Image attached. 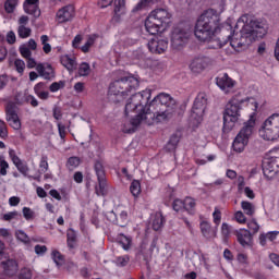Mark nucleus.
I'll return each instance as SVG.
<instances>
[{
  "label": "nucleus",
  "instance_id": "1",
  "mask_svg": "<svg viewBox=\"0 0 279 279\" xmlns=\"http://www.w3.org/2000/svg\"><path fill=\"white\" fill-rule=\"evenodd\" d=\"M235 27H242L240 31V39L234 36H228L230 46L235 51H241V49L248 47V45H252L254 40H258V38H264L267 35V28H265V24L257 20H254V17H252V15L247 13L239 17Z\"/></svg>",
  "mask_w": 279,
  "mask_h": 279
},
{
  "label": "nucleus",
  "instance_id": "2",
  "mask_svg": "<svg viewBox=\"0 0 279 279\" xmlns=\"http://www.w3.org/2000/svg\"><path fill=\"white\" fill-rule=\"evenodd\" d=\"M219 14L215 9L205 11L196 21L194 35L202 43H210L221 32Z\"/></svg>",
  "mask_w": 279,
  "mask_h": 279
},
{
  "label": "nucleus",
  "instance_id": "3",
  "mask_svg": "<svg viewBox=\"0 0 279 279\" xmlns=\"http://www.w3.org/2000/svg\"><path fill=\"white\" fill-rule=\"evenodd\" d=\"M137 86L138 78L132 75L123 76L113 81L109 85V98L111 101L119 104L120 101H123V99H125L130 93L136 90Z\"/></svg>",
  "mask_w": 279,
  "mask_h": 279
},
{
  "label": "nucleus",
  "instance_id": "4",
  "mask_svg": "<svg viewBox=\"0 0 279 279\" xmlns=\"http://www.w3.org/2000/svg\"><path fill=\"white\" fill-rule=\"evenodd\" d=\"M243 104H245V99L241 97V94L234 95L227 102L223 111V132H231L234 125L239 123Z\"/></svg>",
  "mask_w": 279,
  "mask_h": 279
},
{
  "label": "nucleus",
  "instance_id": "5",
  "mask_svg": "<svg viewBox=\"0 0 279 279\" xmlns=\"http://www.w3.org/2000/svg\"><path fill=\"white\" fill-rule=\"evenodd\" d=\"M149 99H151V89H145L141 93L132 95L125 105V114H130V112H137L135 119H138L141 114L145 117L147 112V104H149Z\"/></svg>",
  "mask_w": 279,
  "mask_h": 279
},
{
  "label": "nucleus",
  "instance_id": "6",
  "mask_svg": "<svg viewBox=\"0 0 279 279\" xmlns=\"http://www.w3.org/2000/svg\"><path fill=\"white\" fill-rule=\"evenodd\" d=\"M255 116L256 113L251 116L250 120L244 123L233 141L232 147L238 154L245 150V147H247V144L250 143V138H252V135L254 134V126L256 125V120H254Z\"/></svg>",
  "mask_w": 279,
  "mask_h": 279
},
{
  "label": "nucleus",
  "instance_id": "7",
  "mask_svg": "<svg viewBox=\"0 0 279 279\" xmlns=\"http://www.w3.org/2000/svg\"><path fill=\"white\" fill-rule=\"evenodd\" d=\"M174 110L166 109L161 111L146 112L140 114L137 118H133L131 120V124L133 128H138L141 123H145L146 125H154V123H162V121H169L173 117Z\"/></svg>",
  "mask_w": 279,
  "mask_h": 279
},
{
  "label": "nucleus",
  "instance_id": "8",
  "mask_svg": "<svg viewBox=\"0 0 279 279\" xmlns=\"http://www.w3.org/2000/svg\"><path fill=\"white\" fill-rule=\"evenodd\" d=\"M191 38V26H184V24H179L173 27L170 33V47L174 51H180L189 45Z\"/></svg>",
  "mask_w": 279,
  "mask_h": 279
},
{
  "label": "nucleus",
  "instance_id": "9",
  "mask_svg": "<svg viewBox=\"0 0 279 279\" xmlns=\"http://www.w3.org/2000/svg\"><path fill=\"white\" fill-rule=\"evenodd\" d=\"M259 134L264 141H278L279 138V113L268 117L263 123Z\"/></svg>",
  "mask_w": 279,
  "mask_h": 279
},
{
  "label": "nucleus",
  "instance_id": "10",
  "mask_svg": "<svg viewBox=\"0 0 279 279\" xmlns=\"http://www.w3.org/2000/svg\"><path fill=\"white\" fill-rule=\"evenodd\" d=\"M277 173H279V147H275L268 151L267 163L264 167L265 175L274 178Z\"/></svg>",
  "mask_w": 279,
  "mask_h": 279
},
{
  "label": "nucleus",
  "instance_id": "11",
  "mask_svg": "<svg viewBox=\"0 0 279 279\" xmlns=\"http://www.w3.org/2000/svg\"><path fill=\"white\" fill-rule=\"evenodd\" d=\"M206 106H208V96L206 93H198L194 100V105L192 108V119H195L197 123L202 121L204 118V112H206Z\"/></svg>",
  "mask_w": 279,
  "mask_h": 279
},
{
  "label": "nucleus",
  "instance_id": "12",
  "mask_svg": "<svg viewBox=\"0 0 279 279\" xmlns=\"http://www.w3.org/2000/svg\"><path fill=\"white\" fill-rule=\"evenodd\" d=\"M5 119L11 128L21 130V119L16 112V104L9 101L5 106Z\"/></svg>",
  "mask_w": 279,
  "mask_h": 279
},
{
  "label": "nucleus",
  "instance_id": "13",
  "mask_svg": "<svg viewBox=\"0 0 279 279\" xmlns=\"http://www.w3.org/2000/svg\"><path fill=\"white\" fill-rule=\"evenodd\" d=\"M75 19V7L73 4L64 5L56 13V20L58 23H69Z\"/></svg>",
  "mask_w": 279,
  "mask_h": 279
},
{
  "label": "nucleus",
  "instance_id": "14",
  "mask_svg": "<svg viewBox=\"0 0 279 279\" xmlns=\"http://www.w3.org/2000/svg\"><path fill=\"white\" fill-rule=\"evenodd\" d=\"M94 169L99 185V187H96V193L97 195H106V170H104V165L100 161H96Z\"/></svg>",
  "mask_w": 279,
  "mask_h": 279
},
{
  "label": "nucleus",
  "instance_id": "15",
  "mask_svg": "<svg viewBox=\"0 0 279 279\" xmlns=\"http://www.w3.org/2000/svg\"><path fill=\"white\" fill-rule=\"evenodd\" d=\"M9 158L11 159V162H13L17 171L22 173L24 178H27V174L29 173V165H27V162L23 161L19 156H16V150L10 148Z\"/></svg>",
  "mask_w": 279,
  "mask_h": 279
},
{
  "label": "nucleus",
  "instance_id": "16",
  "mask_svg": "<svg viewBox=\"0 0 279 279\" xmlns=\"http://www.w3.org/2000/svg\"><path fill=\"white\" fill-rule=\"evenodd\" d=\"M1 266L4 269L1 279H16V271H19V264L14 259H7L1 262Z\"/></svg>",
  "mask_w": 279,
  "mask_h": 279
},
{
  "label": "nucleus",
  "instance_id": "17",
  "mask_svg": "<svg viewBox=\"0 0 279 279\" xmlns=\"http://www.w3.org/2000/svg\"><path fill=\"white\" fill-rule=\"evenodd\" d=\"M216 84L225 93L228 95V93H232V88L236 85V82L229 77L228 73H225L218 77H216Z\"/></svg>",
  "mask_w": 279,
  "mask_h": 279
},
{
  "label": "nucleus",
  "instance_id": "18",
  "mask_svg": "<svg viewBox=\"0 0 279 279\" xmlns=\"http://www.w3.org/2000/svg\"><path fill=\"white\" fill-rule=\"evenodd\" d=\"M148 49L151 53H165L169 49V41L165 38L156 37L148 41Z\"/></svg>",
  "mask_w": 279,
  "mask_h": 279
},
{
  "label": "nucleus",
  "instance_id": "19",
  "mask_svg": "<svg viewBox=\"0 0 279 279\" xmlns=\"http://www.w3.org/2000/svg\"><path fill=\"white\" fill-rule=\"evenodd\" d=\"M213 64V59L208 57L194 58L190 64V69L193 73H202L205 69H208Z\"/></svg>",
  "mask_w": 279,
  "mask_h": 279
},
{
  "label": "nucleus",
  "instance_id": "20",
  "mask_svg": "<svg viewBox=\"0 0 279 279\" xmlns=\"http://www.w3.org/2000/svg\"><path fill=\"white\" fill-rule=\"evenodd\" d=\"M235 236L242 247H252L254 245V238L252 236V232L247 229L236 230Z\"/></svg>",
  "mask_w": 279,
  "mask_h": 279
},
{
  "label": "nucleus",
  "instance_id": "21",
  "mask_svg": "<svg viewBox=\"0 0 279 279\" xmlns=\"http://www.w3.org/2000/svg\"><path fill=\"white\" fill-rule=\"evenodd\" d=\"M149 15L154 17L157 23H160L163 27L171 21V13L167 9L158 8L153 10Z\"/></svg>",
  "mask_w": 279,
  "mask_h": 279
},
{
  "label": "nucleus",
  "instance_id": "22",
  "mask_svg": "<svg viewBox=\"0 0 279 279\" xmlns=\"http://www.w3.org/2000/svg\"><path fill=\"white\" fill-rule=\"evenodd\" d=\"M36 71L39 77H43L44 80L51 81L53 77H56V72L53 71V66H51V64L38 63Z\"/></svg>",
  "mask_w": 279,
  "mask_h": 279
},
{
  "label": "nucleus",
  "instance_id": "23",
  "mask_svg": "<svg viewBox=\"0 0 279 279\" xmlns=\"http://www.w3.org/2000/svg\"><path fill=\"white\" fill-rule=\"evenodd\" d=\"M165 27L161 23H158L154 17L149 14L145 20V29L150 36H156L160 32V29Z\"/></svg>",
  "mask_w": 279,
  "mask_h": 279
},
{
  "label": "nucleus",
  "instance_id": "24",
  "mask_svg": "<svg viewBox=\"0 0 279 279\" xmlns=\"http://www.w3.org/2000/svg\"><path fill=\"white\" fill-rule=\"evenodd\" d=\"M36 49H38V44L33 38L19 47L22 58H29L32 56V51H36Z\"/></svg>",
  "mask_w": 279,
  "mask_h": 279
},
{
  "label": "nucleus",
  "instance_id": "25",
  "mask_svg": "<svg viewBox=\"0 0 279 279\" xmlns=\"http://www.w3.org/2000/svg\"><path fill=\"white\" fill-rule=\"evenodd\" d=\"M157 101L163 105L166 110H174L175 111V99L171 97L169 94L160 93L157 96Z\"/></svg>",
  "mask_w": 279,
  "mask_h": 279
},
{
  "label": "nucleus",
  "instance_id": "26",
  "mask_svg": "<svg viewBox=\"0 0 279 279\" xmlns=\"http://www.w3.org/2000/svg\"><path fill=\"white\" fill-rule=\"evenodd\" d=\"M165 216H162V213L157 211L151 216V228L153 230H155L156 232L162 230V228H165Z\"/></svg>",
  "mask_w": 279,
  "mask_h": 279
},
{
  "label": "nucleus",
  "instance_id": "27",
  "mask_svg": "<svg viewBox=\"0 0 279 279\" xmlns=\"http://www.w3.org/2000/svg\"><path fill=\"white\" fill-rule=\"evenodd\" d=\"M34 93L39 99H49V92H47V84L39 82L34 86Z\"/></svg>",
  "mask_w": 279,
  "mask_h": 279
},
{
  "label": "nucleus",
  "instance_id": "28",
  "mask_svg": "<svg viewBox=\"0 0 279 279\" xmlns=\"http://www.w3.org/2000/svg\"><path fill=\"white\" fill-rule=\"evenodd\" d=\"M199 229L203 236H205V239H213L214 236L213 227L210 226L209 221L202 220L199 223Z\"/></svg>",
  "mask_w": 279,
  "mask_h": 279
},
{
  "label": "nucleus",
  "instance_id": "29",
  "mask_svg": "<svg viewBox=\"0 0 279 279\" xmlns=\"http://www.w3.org/2000/svg\"><path fill=\"white\" fill-rule=\"evenodd\" d=\"M195 206H197V203L195 198L187 196L183 201V210H186L190 215H193L195 213Z\"/></svg>",
  "mask_w": 279,
  "mask_h": 279
},
{
  "label": "nucleus",
  "instance_id": "30",
  "mask_svg": "<svg viewBox=\"0 0 279 279\" xmlns=\"http://www.w3.org/2000/svg\"><path fill=\"white\" fill-rule=\"evenodd\" d=\"M61 64H63L68 71H75L77 69V61L70 56L62 57Z\"/></svg>",
  "mask_w": 279,
  "mask_h": 279
},
{
  "label": "nucleus",
  "instance_id": "31",
  "mask_svg": "<svg viewBox=\"0 0 279 279\" xmlns=\"http://www.w3.org/2000/svg\"><path fill=\"white\" fill-rule=\"evenodd\" d=\"M162 110L167 109H165L162 102L158 101L157 97H155L146 108V112H160Z\"/></svg>",
  "mask_w": 279,
  "mask_h": 279
},
{
  "label": "nucleus",
  "instance_id": "32",
  "mask_svg": "<svg viewBox=\"0 0 279 279\" xmlns=\"http://www.w3.org/2000/svg\"><path fill=\"white\" fill-rule=\"evenodd\" d=\"M241 208L244 211V214L247 215V217H254V215L256 213V206H254V204H252L247 201L241 202Z\"/></svg>",
  "mask_w": 279,
  "mask_h": 279
},
{
  "label": "nucleus",
  "instance_id": "33",
  "mask_svg": "<svg viewBox=\"0 0 279 279\" xmlns=\"http://www.w3.org/2000/svg\"><path fill=\"white\" fill-rule=\"evenodd\" d=\"M24 11L26 14H31V16H34L35 19L40 16V8H38V4H24Z\"/></svg>",
  "mask_w": 279,
  "mask_h": 279
},
{
  "label": "nucleus",
  "instance_id": "34",
  "mask_svg": "<svg viewBox=\"0 0 279 279\" xmlns=\"http://www.w3.org/2000/svg\"><path fill=\"white\" fill-rule=\"evenodd\" d=\"M178 143H180V137L178 135L170 136V140L165 147L166 151H175V149H178Z\"/></svg>",
  "mask_w": 279,
  "mask_h": 279
},
{
  "label": "nucleus",
  "instance_id": "35",
  "mask_svg": "<svg viewBox=\"0 0 279 279\" xmlns=\"http://www.w3.org/2000/svg\"><path fill=\"white\" fill-rule=\"evenodd\" d=\"M82 163V159H80V157H70L66 161V169H69V171H75V169H77L78 165Z\"/></svg>",
  "mask_w": 279,
  "mask_h": 279
},
{
  "label": "nucleus",
  "instance_id": "36",
  "mask_svg": "<svg viewBox=\"0 0 279 279\" xmlns=\"http://www.w3.org/2000/svg\"><path fill=\"white\" fill-rule=\"evenodd\" d=\"M154 3H160V0H140V2L134 7V12H140V10H145L148 5Z\"/></svg>",
  "mask_w": 279,
  "mask_h": 279
},
{
  "label": "nucleus",
  "instance_id": "37",
  "mask_svg": "<svg viewBox=\"0 0 279 279\" xmlns=\"http://www.w3.org/2000/svg\"><path fill=\"white\" fill-rule=\"evenodd\" d=\"M96 40H97V35H89L85 45L81 47V51L83 53H88V51H90V47L95 45Z\"/></svg>",
  "mask_w": 279,
  "mask_h": 279
},
{
  "label": "nucleus",
  "instance_id": "38",
  "mask_svg": "<svg viewBox=\"0 0 279 279\" xmlns=\"http://www.w3.org/2000/svg\"><path fill=\"white\" fill-rule=\"evenodd\" d=\"M130 191L133 197H138L141 195V181L133 180L130 185Z\"/></svg>",
  "mask_w": 279,
  "mask_h": 279
},
{
  "label": "nucleus",
  "instance_id": "39",
  "mask_svg": "<svg viewBox=\"0 0 279 279\" xmlns=\"http://www.w3.org/2000/svg\"><path fill=\"white\" fill-rule=\"evenodd\" d=\"M78 75L80 77H88L90 75V64L87 62H83L78 66Z\"/></svg>",
  "mask_w": 279,
  "mask_h": 279
},
{
  "label": "nucleus",
  "instance_id": "40",
  "mask_svg": "<svg viewBox=\"0 0 279 279\" xmlns=\"http://www.w3.org/2000/svg\"><path fill=\"white\" fill-rule=\"evenodd\" d=\"M114 14L117 16L125 14V0H116Z\"/></svg>",
  "mask_w": 279,
  "mask_h": 279
},
{
  "label": "nucleus",
  "instance_id": "41",
  "mask_svg": "<svg viewBox=\"0 0 279 279\" xmlns=\"http://www.w3.org/2000/svg\"><path fill=\"white\" fill-rule=\"evenodd\" d=\"M17 36L22 39L29 38V36H32V28L27 26H19Z\"/></svg>",
  "mask_w": 279,
  "mask_h": 279
},
{
  "label": "nucleus",
  "instance_id": "42",
  "mask_svg": "<svg viewBox=\"0 0 279 279\" xmlns=\"http://www.w3.org/2000/svg\"><path fill=\"white\" fill-rule=\"evenodd\" d=\"M8 169H10V163L5 160L3 155H0V175H8Z\"/></svg>",
  "mask_w": 279,
  "mask_h": 279
},
{
  "label": "nucleus",
  "instance_id": "43",
  "mask_svg": "<svg viewBox=\"0 0 279 279\" xmlns=\"http://www.w3.org/2000/svg\"><path fill=\"white\" fill-rule=\"evenodd\" d=\"M19 5V0H7L4 2V10L7 14H12L14 10H16V7Z\"/></svg>",
  "mask_w": 279,
  "mask_h": 279
},
{
  "label": "nucleus",
  "instance_id": "44",
  "mask_svg": "<svg viewBox=\"0 0 279 279\" xmlns=\"http://www.w3.org/2000/svg\"><path fill=\"white\" fill-rule=\"evenodd\" d=\"M40 43H41V45H43V51H44V53H47V54L51 53V46H50V44H49V36H47V35H41V36H40Z\"/></svg>",
  "mask_w": 279,
  "mask_h": 279
},
{
  "label": "nucleus",
  "instance_id": "45",
  "mask_svg": "<svg viewBox=\"0 0 279 279\" xmlns=\"http://www.w3.org/2000/svg\"><path fill=\"white\" fill-rule=\"evenodd\" d=\"M51 256H52V260L56 263V265H58V266L64 265V255H62V253L54 250V251H52Z\"/></svg>",
  "mask_w": 279,
  "mask_h": 279
},
{
  "label": "nucleus",
  "instance_id": "46",
  "mask_svg": "<svg viewBox=\"0 0 279 279\" xmlns=\"http://www.w3.org/2000/svg\"><path fill=\"white\" fill-rule=\"evenodd\" d=\"M49 158L46 155H43L39 161V169L41 173H47L49 171Z\"/></svg>",
  "mask_w": 279,
  "mask_h": 279
},
{
  "label": "nucleus",
  "instance_id": "47",
  "mask_svg": "<svg viewBox=\"0 0 279 279\" xmlns=\"http://www.w3.org/2000/svg\"><path fill=\"white\" fill-rule=\"evenodd\" d=\"M233 219L242 226L247 223V218L245 217V214H243V211L241 210L234 213Z\"/></svg>",
  "mask_w": 279,
  "mask_h": 279
},
{
  "label": "nucleus",
  "instance_id": "48",
  "mask_svg": "<svg viewBox=\"0 0 279 279\" xmlns=\"http://www.w3.org/2000/svg\"><path fill=\"white\" fill-rule=\"evenodd\" d=\"M120 245H122L123 250L128 252L130 247H132V240L125 235H121L119 240Z\"/></svg>",
  "mask_w": 279,
  "mask_h": 279
},
{
  "label": "nucleus",
  "instance_id": "49",
  "mask_svg": "<svg viewBox=\"0 0 279 279\" xmlns=\"http://www.w3.org/2000/svg\"><path fill=\"white\" fill-rule=\"evenodd\" d=\"M21 217V213L14 210V211H9L2 216L3 221H13V219H19Z\"/></svg>",
  "mask_w": 279,
  "mask_h": 279
},
{
  "label": "nucleus",
  "instance_id": "50",
  "mask_svg": "<svg viewBox=\"0 0 279 279\" xmlns=\"http://www.w3.org/2000/svg\"><path fill=\"white\" fill-rule=\"evenodd\" d=\"M22 213L26 221H32L36 217L34 210H32L29 207H23Z\"/></svg>",
  "mask_w": 279,
  "mask_h": 279
},
{
  "label": "nucleus",
  "instance_id": "51",
  "mask_svg": "<svg viewBox=\"0 0 279 279\" xmlns=\"http://www.w3.org/2000/svg\"><path fill=\"white\" fill-rule=\"evenodd\" d=\"M65 82L64 81H59V82H53L49 86L50 93H58V90H61V88H64Z\"/></svg>",
  "mask_w": 279,
  "mask_h": 279
},
{
  "label": "nucleus",
  "instance_id": "52",
  "mask_svg": "<svg viewBox=\"0 0 279 279\" xmlns=\"http://www.w3.org/2000/svg\"><path fill=\"white\" fill-rule=\"evenodd\" d=\"M15 236H16L17 241H21L22 243H25L26 245H27V243H29V235H27V233H25V231H23V230L16 231Z\"/></svg>",
  "mask_w": 279,
  "mask_h": 279
},
{
  "label": "nucleus",
  "instance_id": "53",
  "mask_svg": "<svg viewBox=\"0 0 279 279\" xmlns=\"http://www.w3.org/2000/svg\"><path fill=\"white\" fill-rule=\"evenodd\" d=\"M14 66L20 75H23V73H25V61H23L22 59H16L14 61Z\"/></svg>",
  "mask_w": 279,
  "mask_h": 279
},
{
  "label": "nucleus",
  "instance_id": "54",
  "mask_svg": "<svg viewBox=\"0 0 279 279\" xmlns=\"http://www.w3.org/2000/svg\"><path fill=\"white\" fill-rule=\"evenodd\" d=\"M0 138H2V141L8 138V124H5L3 120H0Z\"/></svg>",
  "mask_w": 279,
  "mask_h": 279
},
{
  "label": "nucleus",
  "instance_id": "55",
  "mask_svg": "<svg viewBox=\"0 0 279 279\" xmlns=\"http://www.w3.org/2000/svg\"><path fill=\"white\" fill-rule=\"evenodd\" d=\"M15 279H32V269L29 268H22L20 274H19V277Z\"/></svg>",
  "mask_w": 279,
  "mask_h": 279
},
{
  "label": "nucleus",
  "instance_id": "56",
  "mask_svg": "<svg viewBox=\"0 0 279 279\" xmlns=\"http://www.w3.org/2000/svg\"><path fill=\"white\" fill-rule=\"evenodd\" d=\"M213 219L216 226H219L221 223V209H219V207L214 208Z\"/></svg>",
  "mask_w": 279,
  "mask_h": 279
},
{
  "label": "nucleus",
  "instance_id": "57",
  "mask_svg": "<svg viewBox=\"0 0 279 279\" xmlns=\"http://www.w3.org/2000/svg\"><path fill=\"white\" fill-rule=\"evenodd\" d=\"M130 263V256L124 255V256H119L116 258V264L118 267H125Z\"/></svg>",
  "mask_w": 279,
  "mask_h": 279
},
{
  "label": "nucleus",
  "instance_id": "58",
  "mask_svg": "<svg viewBox=\"0 0 279 279\" xmlns=\"http://www.w3.org/2000/svg\"><path fill=\"white\" fill-rule=\"evenodd\" d=\"M247 228L251 230V232H253V234H256L258 230H260V226H258V222H256L254 219L247 222Z\"/></svg>",
  "mask_w": 279,
  "mask_h": 279
},
{
  "label": "nucleus",
  "instance_id": "59",
  "mask_svg": "<svg viewBox=\"0 0 279 279\" xmlns=\"http://www.w3.org/2000/svg\"><path fill=\"white\" fill-rule=\"evenodd\" d=\"M57 126H58L59 136H60L61 141H63V143H64V138H66V126L64 124H62L61 122H58Z\"/></svg>",
  "mask_w": 279,
  "mask_h": 279
},
{
  "label": "nucleus",
  "instance_id": "60",
  "mask_svg": "<svg viewBox=\"0 0 279 279\" xmlns=\"http://www.w3.org/2000/svg\"><path fill=\"white\" fill-rule=\"evenodd\" d=\"M172 208L177 213H180V210H184V201H182L180 198L174 199V202L172 204Z\"/></svg>",
  "mask_w": 279,
  "mask_h": 279
},
{
  "label": "nucleus",
  "instance_id": "61",
  "mask_svg": "<svg viewBox=\"0 0 279 279\" xmlns=\"http://www.w3.org/2000/svg\"><path fill=\"white\" fill-rule=\"evenodd\" d=\"M230 232H232V229H231L230 225H228L227 222H223L221 225V234H222V236H225V239H228V236H230Z\"/></svg>",
  "mask_w": 279,
  "mask_h": 279
},
{
  "label": "nucleus",
  "instance_id": "62",
  "mask_svg": "<svg viewBox=\"0 0 279 279\" xmlns=\"http://www.w3.org/2000/svg\"><path fill=\"white\" fill-rule=\"evenodd\" d=\"M26 60V66L27 69H36L38 66V63H36V59L31 57H23Z\"/></svg>",
  "mask_w": 279,
  "mask_h": 279
},
{
  "label": "nucleus",
  "instance_id": "63",
  "mask_svg": "<svg viewBox=\"0 0 279 279\" xmlns=\"http://www.w3.org/2000/svg\"><path fill=\"white\" fill-rule=\"evenodd\" d=\"M65 269L66 271H69V274H75V271H77V264L73 262H68L65 264Z\"/></svg>",
  "mask_w": 279,
  "mask_h": 279
},
{
  "label": "nucleus",
  "instance_id": "64",
  "mask_svg": "<svg viewBox=\"0 0 279 279\" xmlns=\"http://www.w3.org/2000/svg\"><path fill=\"white\" fill-rule=\"evenodd\" d=\"M35 253L38 256H43V254L47 253V246L40 244L35 245Z\"/></svg>",
  "mask_w": 279,
  "mask_h": 279
}]
</instances>
